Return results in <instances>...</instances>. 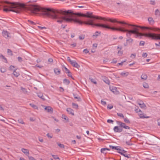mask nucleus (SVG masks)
I'll list each match as a JSON object with an SVG mask.
<instances>
[{
    "mask_svg": "<svg viewBox=\"0 0 160 160\" xmlns=\"http://www.w3.org/2000/svg\"><path fill=\"white\" fill-rule=\"evenodd\" d=\"M73 21L74 22L78 23L79 24H82L84 23L86 25H89L93 26H95L100 27L103 28L111 29L112 30L118 31L123 32H126V36L128 37L126 40L127 43L129 44L132 43L133 39L130 38L132 34L135 35L136 37L139 38H141L143 36L151 38L152 39L160 40V34H156L150 32L145 33L142 34L139 32V31L140 28L145 29L148 30H151L156 31L158 29L160 30V29L152 27H140L138 25L129 24L124 22L118 21L122 22V23L120 24H124L127 26L123 28H116L111 27V25L109 24L94 23L93 20L92 19H89L87 21L82 22L80 20L79 18L75 15L71 14H67V22H71Z\"/></svg>",
    "mask_w": 160,
    "mask_h": 160,
    "instance_id": "nucleus-1",
    "label": "nucleus"
},
{
    "mask_svg": "<svg viewBox=\"0 0 160 160\" xmlns=\"http://www.w3.org/2000/svg\"><path fill=\"white\" fill-rule=\"evenodd\" d=\"M92 12H87L86 14L81 13H76L74 14L75 15H76L78 16H81L82 17H87L90 18H95L97 19L103 20L105 21H109L112 23L117 22L118 23H122V22H118L116 19L112 18H105L102 17H99L98 16H96L92 15Z\"/></svg>",
    "mask_w": 160,
    "mask_h": 160,
    "instance_id": "nucleus-2",
    "label": "nucleus"
},
{
    "mask_svg": "<svg viewBox=\"0 0 160 160\" xmlns=\"http://www.w3.org/2000/svg\"><path fill=\"white\" fill-rule=\"evenodd\" d=\"M117 124L120 126L121 128H123L126 129H129L130 127L126 126L125 123L122 122L121 121H117Z\"/></svg>",
    "mask_w": 160,
    "mask_h": 160,
    "instance_id": "nucleus-3",
    "label": "nucleus"
},
{
    "mask_svg": "<svg viewBox=\"0 0 160 160\" xmlns=\"http://www.w3.org/2000/svg\"><path fill=\"white\" fill-rule=\"evenodd\" d=\"M113 130L115 132H121L122 131L123 129L120 126H116L114 128Z\"/></svg>",
    "mask_w": 160,
    "mask_h": 160,
    "instance_id": "nucleus-4",
    "label": "nucleus"
},
{
    "mask_svg": "<svg viewBox=\"0 0 160 160\" xmlns=\"http://www.w3.org/2000/svg\"><path fill=\"white\" fill-rule=\"evenodd\" d=\"M2 34L3 36L6 38L9 37L10 33L6 31H3L2 32Z\"/></svg>",
    "mask_w": 160,
    "mask_h": 160,
    "instance_id": "nucleus-5",
    "label": "nucleus"
},
{
    "mask_svg": "<svg viewBox=\"0 0 160 160\" xmlns=\"http://www.w3.org/2000/svg\"><path fill=\"white\" fill-rule=\"evenodd\" d=\"M71 64L74 67L78 68L80 66L75 61H73Z\"/></svg>",
    "mask_w": 160,
    "mask_h": 160,
    "instance_id": "nucleus-6",
    "label": "nucleus"
},
{
    "mask_svg": "<svg viewBox=\"0 0 160 160\" xmlns=\"http://www.w3.org/2000/svg\"><path fill=\"white\" fill-rule=\"evenodd\" d=\"M111 90L114 93L116 94H118L119 93V92L117 90V88L115 87L112 88Z\"/></svg>",
    "mask_w": 160,
    "mask_h": 160,
    "instance_id": "nucleus-7",
    "label": "nucleus"
},
{
    "mask_svg": "<svg viewBox=\"0 0 160 160\" xmlns=\"http://www.w3.org/2000/svg\"><path fill=\"white\" fill-rule=\"evenodd\" d=\"M102 80L103 81L106 83L109 84L110 83L109 80L108 79V78L105 76L102 77Z\"/></svg>",
    "mask_w": 160,
    "mask_h": 160,
    "instance_id": "nucleus-8",
    "label": "nucleus"
},
{
    "mask_svg": "<svg viewBox=\"0 0 160 160\" xmlns=\"http://www.w3.org/2000/svg\"><path fill=\"white\" fill-rule=\"evenodd\" d=\"M37 96L40 98L42 100L44 101L45 100V98L43 97V95L42 93L41 92H38L37 93Z\"/></svg>",
    "mask_w": 160,
    "mask_h": 160,
    "instance_id": "nucleus-9",
    "label": "nucleus"
},
{
    "mask_svg": "<svg viewBox=\"0 0 160 160\" xmlns=\"http://www.w3.org/2000/svg\"><path fill=\"white\" fill-rule=\"evenodd\" d=\"M22 152L25 154L26 155L28 156L29 154V151L28 149L23 148L21 149Z\"/></svg>",
    "mask_w": 160,
    "mask_h": 160,
    "instance_id": "nucleus-10",
    "label": "nucleus"
},
{
    "mask_svg": "<svg viewBox=\"0 0 160 160\" xmlns=\"http://www.w3.org/2000/svg\"><path fill=\"white\" fill-rule=\"evenodd\" d=\"M45 109L47 110L48 112H52L53 111V109L50 106L46 107L45 108Z\"/></svg>",
    "mask_w": 160,
    "mask_h": 160,
    "instance_id": "nucleus-11",
    "label": "nucleus"
},
{
    "mask_svg": "<svg viewBox=\"0 0 160 160\" xmlns=\"http://www.w3.org/2000/svg\"><path fill=\"white\" fill-rule=\"evenodd\" d=\"M54 73L57 75H59L60 74V70L58 68H55L54 69Z\"/></svg>",
    "mask_w": 160,
    "mask_h": 160,
    "instance_id": "nucleus-12",
    "label": "nucleus"
},
{
    "mask_svg": "<svg viewBox=\"0 0 160 160\" xmlns=\"http://www.w3.org/2000/svg\"><path fill=\"white\" fill-rule=\"evenodd\" d=\"M67 111L68 113L69 114H71L72 115H74L73 111L72 109L70 108H67Z\"/></svg>",
    "mask_w": 160,
    "mask_h": 160,
    "instance_id": "nucleus-13",
    "label": "nucleus"
},
{
    "mask_svg": "<svg viewBox=\"0 0 160 160\" xmlns=\"http://www.w3.org/2000/svg\"><path fill=\"white\" fill-rule=\"evenodd\" d=\"M108 150H110V149L108 148H102L101 149V152L103 153H106Z\"/></svg>",
    "mask_w": 160,
    "mask_h": 160,
    "instance_id": "nucleus-14",
    "label": "nucleus"
},
{
    "mask_svg": "<svg viewBox=\"0 0 160 160\" xmlns=\"http://www.w3.org/2000/svg\"><path fill=\"white\" fill-rule=\"evenodd\" d=\"M109 147L113 150H118L119 148H121L119 146H114L112 145H109Z\"/></svg>",
    "mask_w": 160,
    "mask_h": 160,
    "instance_id": "nucleus-15",
    "label": "nucleus"
},
{
    "mask_svg": "<svg viewBox=\"0 0 160 160\" xmlns=\"http://www.w3.org/2000/svg\"><path fill=\"white\" fill-rule=\"evenodd\" d=\"M73 94V96H74V98L77 99V101H81V98H80V97L78 95L76 96L74 93Z\"/></svg>",
    "mask_w": 160,
    "mask_h": 160,
    "instance_id": "nucleus-16",
    "label": "nucleus"
},
{
    "mask_svg": "<svg viewBox=\"0 0 160 160\" xmlns=\"http://www.w3.org/2000/svg\"><path fill=\"white\" fill-rule=\"evenodd\" d=\"M141 78L142 79L146 80L147 78V76L145 73H143L141 76Z\"/></svg>",
    "mask_w": 160,
    "mask_h": 160,
    "instance_id": "nucleus-17",
    "label": "nucleus"
},
{
    "mask_svg": "<svg viewBox=\"0 0 160 160\" xmlns=\"http://www.w3.org/2000/svg\"><path fill=\"white\" fill-rule=\"evenodd\" d=\"M13 74L16 77H18L20 75L18 72H16V70L14 71Z\"/></svg>",
    "mask_w": 160,
    "mask_h": 160,
    "instance_id": "nucleus-18",
    "label": "nucleus"
},
{
    "mask_svg": "<svg viewBox=\"0 0 160 160\" xmlns=\"http://www.w3.org/2000/svg\"><path fill=\"white\" fill-rule=\"evenodd\" d=\"M128 74L129 73L128 72H122L120 73V75L123 77L127 76Z\"/></svg>",
    "mask_w": 160,
    "mask_h": 160,
    "instance_id": "nucleus-19",
    "label": "nucleus"
},
{
    "mask_svg": "<svg viewBox=\"0 0 160 160\" xmlns=\"http://www.w3.org/2000/svg\"><path fill=\"white\" fill-rule=\"evenodd\" d=\"M148 21L149 22V23L151 24L152 25L154 24V21L153 20V19L152 18H148Z\"/></svg>",
    "mask_w": 160,
    "mask_h": 160,
    "instance_id": "nucleus-20",
    "label": "nucleus"
},
{
    "mask_svg": "<svg viewBox=\"0 0 160 160\" xmlns=\"http://www.w3.org/2000/svg\"><path fill=\"white\" fill-rule=\"evenodd\" d=\"M118 152L120 153L121 154H123V152H126V151L124 150L121 149L120 148H119V150H118Z\"/></svg>",
    "mask_w": 160,
    "mask_h": 160,
    "instance_id": "nucleus-21",
    "label": "nucleus"
},
{
    "mask_svg": "<svg viewBox=\"0 0 160 160\" xmlns=\"http://www.w3.org/2000/svg\"><path fill=\"white\" fill-rule=\"evenodd\" d=\"M139 105L140 107L142 108L145 109V107H146L145 104L143 102L142 103H139Z\"/></svg>",
    "mask_w": 160,
    "mask_h": 160,
    "instance_id": "nucleus-22",
    "label": "nucleus"
},
{
    "mask_svg": "<svg viewBox=\"0 0 160 160\" xmlns=\"http://www.w3.org/2000/svg\"><path fill=\"white\" fill-rule=\"evenodd\" d=\"M29 105L32 107L33 109H38V107L35 105H34L32 103H30Z\"/></svg>",
    "mask_w": 160,
    "mask_h": 160,
    "instance_id": "nucleus-23",
    "label": "nucleus"
},
{
    "mask_svg": "<svg viewBox=\"0 0 160 160\" xmlns=\"http://www.w3.org/2000/svg\"><path fill=\"white\" fill-rule=\"evenodd\" d=\"M21 90H22V92L24 94H26L28 92V91H27L26 89L24 88L21 87Z\"/></svg>",
    "mask_w": 160,
    "mask_h": 160,
    "instance_id": "nucleus-24",
    "label": "nucleus"
},
{
    "mask_svg": "<svg viewBox=\"0 0 160 160\" xmlns=\"http://www.w3.org/2000/svg\"><path fill=\"white\" fill-rule=\"evenodd\" d=\"M139 116L140 118H149V117L148 116H145L143 114H139Z\"/></svg>",
    "mask_w": 160,
    "mask_h": 160,
    "instance_id": "nucleus-25",
    "label": "nucleus"
},
{
    "mask_svg": "<svg viewBox=\"0 0 160 160\" xmlns=\"http://www.w3.org/2000/svg\"><path fill=\"white\" fill-rule=\"evenodd\" d=\"M63 82L65 84L68 85L70 83V81L68 80L65 79L63 80Z\"/></svg>",
    "mask_w": 160,
    "mask_h": 160,
    "instance_id": "nucleus-26",
    "label": "nucleus"
},
{
    "mask_svg": "<svg viewBox=\"0 0 160 160\" xmlns=\"http://www.w3.org/2000/svg\"><path fill=\"white\" fill-rule=\"evenodd\" d=\"M123 118L124 122L128 123H130V122L129 120L127 117H124Z\"/></svg>",
    "mask_w": 160,
    "mask_h": 160,
    "instance_id": "nucleus-27",
    "label": "nucleus"
},
{
    "mask_svg": "<svg viewBox=\"0 0 160 160\" xmlns=\"http://www.w3.org/2000/svg\"><path fill=\"white\" fill-rule=\"evenodd\" d=\"M143 86L144 88H149V86L148 83L144 82L143 84Z\"/></svg>",
    "mask_w": 160,
    "mask_h": 160,
    "instance_id": "nucleus-28",
    "label": "nucleus"
},
{
    "mask_svg": "<svg viewBox=\"0 0 160 160\" xmlns=\"http://www.w3.org/2000/svg\"><path fill=\"white\" fill-rule=\"evenodd\" d=\"M123 156H124L125 157L129 158H130V155L128 153H126V152H123V154H122Z\"/></svg>",
    "mask_w": 160,
    "mask_h": 160,
    "instance_id": "nucleus-29",
    "label": "nucleus"
},
{
    "mask_svg": "<svg viewBox=\"0 0 160 160\" xmlns=\"http://www.w3.org/2000/svg\"><path fill=\"white\" fill-rule=\"evenodd\" d=\"M7 52L8 55H10L11 56H12L13 55L12 51L9 49H7Z\"/></svg>",
    "mask_w": 160,
    "mask_h": 160,
    "instance_id": "nucleus-30",
    "label": "nucleus"
},
{
    "mask_svg": "<svg viewBox=\"0 0 160 160\" xmlns=\"http://www.w3.org/2000/svg\"><path fill=\"white\" fill-rule=\"evenodd\" d=\"M89 79L90 80V81L92 82H93V83H94L95 84H97V81L95 79L91 78H90Z\"/></svg>",
    "mask_w": 160,
    "mask_h": 160,
    "instance_id": "nucleus-31",
    "label": "nucleus"
},
{
    "mask_svg": "<svg viewBox=\"0 0 160 160\" xmlns=\"http://www.w3.org/2000/svg\"><path fill=\"white\" fill-rule=\"evenodd\" d=\"M72 107L74 108H75L76 109L78 108V106L77 104H76V103H72Z\"/></svg>",
    "mask_w": 160,
    "mask_h": 160,
    "instance_id": "nucleus-32",
    "label": "nucleus"
},
{
    "mask_svg": "<svg viewBox=\"0 0 160 160\" xmlns=\"http://www.w3.org/2000/svg\"><path fill=\"white\" fill-rule=\"evenodd\" d=\"M63 69H64L65 71V72L66 73L67 72H69L70 71L65 66H64L63 67Z\"/></svg>",
    "mask_w": 160,
    "mask_h": 160,
    "instance_id": "nucleus-33",
    "label": "nucleus"
},
{
    "mask_svg": "<svg viewBox=\"0 0 160 160\" xmlns=\"http://www.w3.org/2000/svg\"><path fill=\"white\" fill-rule=\"evenodd\" d=\"M62 118L64 119L65 120H67V121H68V118L64 115H62Z\"/></svg>",
    "mask_w": 160,
    "mask_h": 160,
    "instance_id": "nucleus-34",
    "label": "nucleus"
},
{
    "mask_svg": "<svg viewBox=\"0 0 160 160\" xmlns=\"http://www.w3.org/2000/svg\"><path fill=\"white\" fill-rule=\"evenodd\" d=\"M52 156L53 157V158L55 159H58V160H60V158L57 155H54L52 154Z\"/></svg>",
    "mask_w": 160,
    "mask_h": 160,
    "instance_id": "nucleus-35",
    "label": "nucleus"
},
{
    "mask_svg": "<svg viewBox=\"0 0 160 160\" xmlns=\"http://www.w3.org/2000/svg\"><path fill=\"white\" fill-rule=\"evenodd\" d=\"M117 115L118 116L122 118H123L124 117V116L123 114L122 113H117Z\"/></svg>",
    "mask_w": 160,
    "mask_h": 160,
    "instance_id": "nucleus-36",
    "label": "nucleus"
},
{
    "mask_svg": "<svg viewBox=\"0 0 160 160\" xmlns=\"http://www.w3.org/2000/svg\"><path fill=\"white\" fill-rule=\"evenodd\" d=\"M126 143L128 146H131L133 144L130 142V140L128 141H126Z\"/></svg>",
    "mask_w": 160,
    "mask_h": 160,
    "instance_id": "nucleus-37",
    "label": "nucleus"
},
{
    "mask_svg": "<svg viewBox=\"0 0 160 160\" xmlns=\"http://www.w3.org/2000/svg\"><path fill=\"white\" fill-rule=\"evenodd\" d=\"M160 12L158 9L156 10L155 12V14L156 15H160Z\"/></svg>",
    "mask_w": 160,
    "mask_h": 160,
    "instance_id": "nucleus-38",
    "label": "nucleus"
},
{
    "mask_svg": "<svg viewBox=\"0 0 160 160\" xmlns=\"http://www.w3.org/2000/svg\"><path fill=\"white\" fill-rule=\"evenodd\" d=\"M0 57L1 58H2L4 60H5L6 61V62H7L6 58H5L4 57V56H3L1 54V55H0Z\"/></svg>",
    "mask_w": 160,
    "mask_h": 160,
    "instance_id": "nucleus-39",
    "label": "nucleus"
},
{
    "mask_svg": "<svg viewBox=\"0 0 160 160\" xmlns=\"http://www.w3.org/2000/svg\"><path fill=\"white\" fill-rule=\"evenodd\" d=\"M155 44L156 46L158 47H157V49H160V42H159L158 43H155Z\"/></svg>",
    "mask_w": 160,
    "mask_h": 160,
    "instance_id": "nucleus-40",
    "label": "nucleus"
},
{
    "mask_svg": "<svg viewBox=\"0 0 160 160\" xmlns=\"http://www.w3.org/2000/svg\"><path fill=\"white\" fill-rule=\"evenodd\" d=\"M18 121L19 123L22 124H24V123L23 122V120L22 119H19L18 120Z\"/></svg>",
    "mask_w": 160,
    "mask_h": 160,
    "instance_id": "nucleus-41",
    "label": "nucleus"
},
{
    "mask_svg": "<svg viewBox=\"0 0 160 160\" xmlns=\"http://www.w3.org/2000/svg\"><path fill=\"white\" fill-rule=\"evenodd\" d=\"M85 38V36L84 35H82L79 36V38L80 40H83Z\"/></svg>",
    "mask_w": 160,
    "mask_h": 160,
    "instance_id": "nucleus-42",
    "label": "nucleus"
},
{
    "mask_svg": "<svg viewBox=\"0 0 160 160\" xmlns=\"http://www.w3.org/2000/svg\"><path fill=\"white\" fill-rule=\"evenodd\" d=\"M100 33V32H99L98 31H96L95 33L93 35V36H97Z\"/></svg>",
    "mask_w": 160,
    "mask_h": 160,
    "instance_id": "nucleus-43",
    "label": "nucleus"
},
{
    "mask_svg": "<svg viewBox=\"0 0 160 160\" xmlns=\"http://www.w3.org/2000/svg\"><path fill=\"white\" fill-rule=\"evenodd\" d=\"M57 144L58 145V146L61 148H64V146L63 144H62L61 143H57Z\"/></svg>",
    "mask_w": 160,
    "mask_h": 160,
    "instance_id": "nucleus-44",
    "label": "nucleus"
},
{
    "mask_svg": "<svg viewBox=\"0 0 160 160\" xmlns=\"http://www.w3.org/2000/svg\"><path fill=\"white\" fill-rule=\"evenodd\" d=\"M150 3L151 5H155V1L154 0H151Z\"/></svg>",
    "mask_w": 160,
    "mask_h": 160,
    "instance_id": "nucleus-45",
    "label": "nucleus"
},
{
    "mask_svg": "<svg viewBox=\"0 0 160 160\" xmlns=\"http://www.w3.org/2000/svg\"><path fill=\"white\" fill-rule=\"evenodd\" d=\"M66 73L68 74V76L71 77L72 78L74 79L72 77V73L70 72V71L69 72H67Z\"/></svg>",
    "mask_w": 160,
    "mask_h": 160,
    "instance_id": "nucleus-46",
    "label": "nucleus"
},
{
    "mask_svg": "<svg viewBox=\"0 0 160 160\" xmlns=\"http://www.w3.org/2000/svg\"><path fill=\"white\" fill-rule=\"evenodd\" d=\"M101 102L102 104L103 105H106L107 104L106 102L103 101V100H101Z\"/></svg>",
    "mask_w": 160,
    "mask_h": 160,
    "instance_id": "nucleus-47",
    "label": "nucleus"
},
{
    "mask_svg": "<svg viewBox=\"0 0 160 160\" xmlns=\"http://www.w3.org/2000/svg\"><path fill=\"white\" fill-rule=\"evenodd\" d=\"M145 44V42L143 41H141L139 43L140 45L143 46Z\"/></svg>",
    "mask_w": 160,
    "mask_h": 160,
    "instance_id": "nucleus-48",
    "label": "nucleus"
},
{
    "mask_svg": "<svg viewBox=\"0 0 160 160\" xmlns=\"http://www.w3.org/2000/svg\"><path fill=\"white\" fill-rule=\"evenodd\" d=\"M28 157L29 160H36L32 157L28 156Z\"/></svg>",
    "mask_w": 160,
    "mask_h": 160,
    "instance_id": "nucleus-49",
    "label": "nucleus"
},
{
    "mask_svg": "<svg viewBox=\"0 0 160 160\" xmlns=\"http://www.w3.org/2000/svg\"><path fill=\"white\" fill-rule=\"evenodd\" d=\"M38 140L41 142H43V139L42 138L39 137H38Z\"/></svg>",
    "mask_w": 160,
    "mask_h": 160,
    "instance_id": "nucleus-50",
    "label": "nucleus"
},
{
    "mask_svg": "<svg viewBox=\"0 0 160 160\" xmlns=\"http://www.w3.org/2000/svg\"><path fill=\"white\" fill-rule=\"evenodd\" d=\"M1 72L2 73H4L6 72V70L4 68H1L0 70Z\"/></svg>",
    "mask_w": 160,
    "mask_h": 160,
    "instance_id": "nucleus-51",
    "label": "nucleus"
},
{
    "mask_svg": "<svg viewBox=\"0 0 160 160\" xmlns=\"http://www.w3.org/2000/svg\"><path fill=\"white\" fill-rule=\"evenodd\" d=\"M107 122L108 123H112L113 122V121L111 119H108L107 120Z\"/></svg>",
    "mask_w": 160,
    "mask_h": 160,
    "instance_id": "nucleus-52",
    "label": "nucleus"
},
{
    "mask_svg": "<svg viewBox=\"0 0 160 160\" xmlns=\"http://www.w3.org/2000/svg\"><path fill=\"white\" fill-rule=\"evenodd\" d=\"M148 54L146 53H143L142 55V57L144 58L146 57L147 56Z\"/></svg>",
    "mask_w": 160,
    "mask_h": 160,
    "instance_id": "nucleus-53",
    "label": "nucleus"
},
{
    "mask_svg": "<svg viewBox=\"0 0 160 160\" xmlns=\"http://www.w3.org/2000/svg\"><path fill=\"white\" fill-rule=\"evenodd\" d=\"M18 61H19V62H21L22 61V59L20 57H18Z\"/></svg>",
    "mask_w": 160,
    "mask_h": 160,
    "instance_id": "nucleus-54",
    "label": "nucleus"
},
{
    "mask_svg": "<svg viewBox=\"0 0 160 160\" xmlns=\"http://www.w3.org/2000/svg\"><path fill=\"white\" fill-rule=\"evenodd\" d=\"M113 108L112 105H108L107 106V108L109 109H111Z\"/></svg>",
    "mask_w": 160,
    "mask_h": 160,
    "instance_id": "nucleus-55",
    "label": "nucleus"
},
{
    "mask_svg": "<svg viewBox=\"0 0 160 160\" xmlns=\"http://www.w3.org/2000/svg\"><path fill=\"white\" fill-rule=\"evenodd\" d=\"M67 60L68 61H69L70 63H71L72 62V61H73V60H71L70 59V58L69 57H67Z\"/></svg>",
    "mask_w": 160,
    "mask_h": 160,
    "instance_id": "nucleus-56",
    "label": "nucleus"
},
{
    "mask_svg": "<svg viewBox=\"0 0 160 160\" xmlns=\"http://www.w3.org/2000/svg\"><path fill=\"white\" fill-rule=\"evenodd\" d=\"M76 44H77L76 43H74L71 44V46H72V47L74 48L76 46Z\"/></svg>",
    "mask_w": 160,
    "mask_h": 160,
    "instance_id": "nucleus-57",
    "label": "nucleus"
},
{
    "mask_svg": "<svg viewBox=\"0 0 160 160\" xmlns=\"http://www.w3.org/2000/svg\"><path fill=\"white\" fill-rule=\"evenodd\" d=\"M83 52H84L85 54H87L88 53L89 51H88L87 49H85L83 50Z\"/></svg>",
    "mask_w": 160,
    "mask_h": 160,
    "instance_id": "nucleus-58",
    "label": "nucleus"
},
{
    "mask_svg": "<svg viewBox=\"0 0 160 160\" xmlns=\"http://www.w3.org/2000/svg\"><path fill=\"white\" fill-rule=\"evenodd\" d=\"M49 138H52V136H51L48 133L46 135Z\"/></svg>",
    "mask_w": 160,
    "mask_h": 160,
    "instance_id": "nucleus-59",
    "label": "nucleus"
},
{
    "mask_svg": "<svg viewBox=\"0 0 160 160\" xmlns=\"http://www.w3.org/2000/svg\"><path fill=\"white\" fill-rule=\"evenodd\" d=\"M118 53L119 54V55H122V52L120 50L118 51Z\"/></svg>",
    "mask_w": 160,
    "mask_h": 160,
    "instance_id": "nucleus-60",
    "label": "nucleus"
},
{
    "mask_svg": "<svg viewBox=\"0 0 160 160\" xmlns=\"http://www.w3.org/2000/svg\"><path fill=\"white\" fill-rule=\"evenodd\" d=\"M135 111L137 112H141V111L139 109H135Z\"/></svg>",
    "mask_w": 160,
    "mask_h": 160,
    "instance_id": "nucleus-61",
    "label": "nucleus"
},
{
    "mask_svg": "<svg viewBox=\"0 0 160 160\" xmlns=\"http://www.w3.org/2000/svg\"><path fill=\"white\" fill-rule=\"evenodd\" d=\"M14 68V67L13 66L11 65L9 67L10 70H12Z\"/></svg>",
    "mask_w": 160,
    "mask_h": 160,
    "instance_id": "nucleus-62",
    "label": "nucleus"
},
{
    "mask_svg": "<svg viewBox=\"0 0 160 160\" xmlns=\"http://www.w3.org/2000/svg\"><path fill=\"white\" fill-rule=\"evenodd\" d=\"M48 61L49 62H53V59L52 58H49Z\"/></svg>",
    "mask_w": 160,
    "mask_h": 160,
    "instance_id": "nucleus-63",
    "label": "nucleus"
},
{
    "mask_svg": "<svg viewBox=\"0 0 160 160\" xmlns=\"http://www.w3.org/2000/svg\"><path fill=\"white\" fill-rule=\"evenodd\" d=\"M158 125L160 126V119H159L158 120Z\"/></svg>",
    "mask_w": 160,
    "mask_h": 160,
    "instance_id": "nucleus-64",
    "label": "nucleus"
}]
</instances>
